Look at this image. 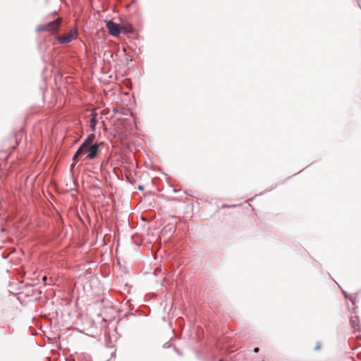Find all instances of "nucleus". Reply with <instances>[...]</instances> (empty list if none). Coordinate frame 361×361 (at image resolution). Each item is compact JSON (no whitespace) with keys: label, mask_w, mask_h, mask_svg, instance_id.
Returning a JSON list of instances; mask_svg holds the SVG:
<instances>
[{"label":"nucleus","mask_w":361,"mask_h":361,"mask_svg":"<svg viewBox=\"0 0 361 361\" xmlns=\"http://www.w3.org/2000/svg\"><path fill=\"white\" fill-rule=\"evenodd\" d=\"M94 139V135L90 134L88 137L85 140L82 145L78 148L76 153L73 156V163L71 166V169L72 170L76 163L78 161L80 157L82 154L83 152L87 150V148L92 145V143Z\"/></svg>","instance_id":"nucleus-1"},{"label":"nucleus","mask_w":361,"mask_h":361,"mask_svg":"<svg viewBox=\"0 0 361 361\" xmlns=\"http://www.w3.org/2000/svg\"><path fill=\"white\" fill-rule=\"evenodd\" d=\"M61 21H62L61 18H59L54 21H51L45 25L39 26L37 27V30L39 31L55 32L59 28Z\"/></svg>","instance_id":"nucleus-2"},{"label":"nucleus","mask_w":361,"mask_h":361,"mask_svg":"<svg viewBox=\"0 0 361 361\" xmlns=\"http://www.w3.org/2000/svg\"><path fill=\"white\" fill-rule=\"evenodd\" d=\"M106 28L112 36L116 37L121 33V25L111 20L106 22Z\"/></svg>","instance_id":"nucleus-3"},{"label":"nucleus","mask_w":361,"mask_h":361,"mask_svg":"<svg viewBox=\"0 0 361 361\" xmlns=\"http://www.w3.org/2000/svg\"><path fill=\"white\" fill-rule=\"evenodd\" d=\"M350 324L354 333L356 334V337L361 338V326L358 317L352 316L350 318Z\"/></svg>","instance_id":"nucleus-4"},{"label":"nucleus","mask_w":361,"mask_h":361,"mask_svg":"<svg viewBox=\"0 0 361 361\" xmlns=\"http://www.w3.org/2000/svg\"><path fill=\"white\" fill-rule=\"evenodd\" d=\"M75 36H76V32L71 30V32H68L67 34L59 36L57 37V39L60 43H68V42H71L73 39H75Z\"/></svg>","instance_id":"nucleus-5"},{"label":"nucleus","mask_w":361,"mask_h":361,"mask_svg":"<svg viewBox=\"0 0 361 361\" xmlns=\"http://www.w3.org/2000/svg\"><path fill=\"white\" fill-rule=\"evenodd\" d=\"M98 151H99V145L95 144L93 145H90L87 148V150L83 152L82 154L87 152V157H88L90 159H94L97 157Z\"/></svg>","instance_id":"nucleus-6"},{"label":"nucleus","mask_w":361,"mask_h":361,"mask_svg":"<svg viewBox=\"0 0 361 361\" xmlns=\"http://www.w3.org/2000/svg\"><path fill=\"white\" fill-rule=\"evenodd\" d=\"M133 30V27L130 23H123L121 25V32L131 33Z\"/></svg>","instance_id":"nucleus-7"},{"label":"nucleus","mask_w":361,"mask_h":361,"mask_svg":"<svg viewBox=\"0 0 361 361\" xmlns=\"http://www.w3.org/2000/svg\"><path fill=\"white\" fill-rule=\"evenodd\" d=\"M90 127L94 130L95 126L97 123V114L94 112H92L91 114V119H90Z\"/></svg>","instance_id":"nucleus-8"},{"label":"nucleus","mask_w":361,"mask_h":361,"mask_svg":"<svg viewBox=\"0 0 361 361\" xmlns=\"http://www.w3.org/2000/svg\"><path fill=\"white\" fill-rule=\"evenodd\" d=\"M254 352L256 353H258L259 352V348H257V347L255 348H254Z\"/></svg>","instance_id":"nucleus-9"},{"label":"nucleus","mask_w":361,"mask_h":361,"mask_svg":"<svg viewBox=\"0 0 361 361\" xmlns=\"http://www.w3.org/2000/svg\"><path fill=\"white\" fill-rule=\"evenodd\" d=\"M47 277L46 276H44L42 277V280H43V281H47Z\"/></svg>","instance_id":"nucleus-10"},{"label":"nucleus","mask_w":361,"mask_h":361,"mask_svg":"<svg viewBox=\"0 0 361 361\" xmlns=\"http://www.w3.org/2000/svg\"><path fill=\"white\" fill-rule=\"evenodd\" d=\"M320 348V345L319 344H317V345L316 346L315 349L316 350H319Z\"/></svg>","instance_id":"nucleus-11"}]
</instances>
